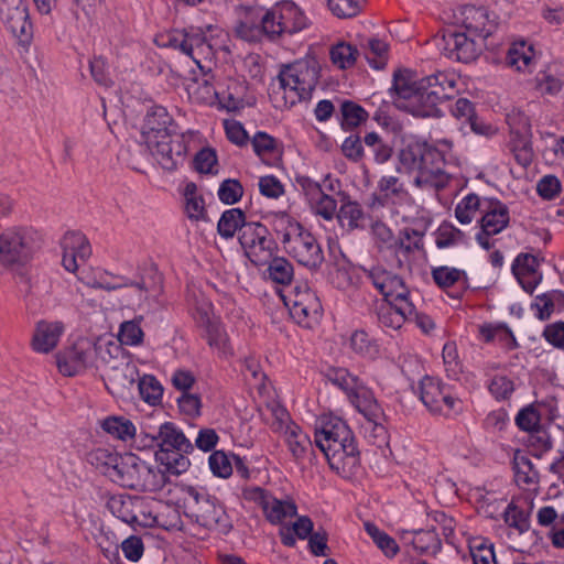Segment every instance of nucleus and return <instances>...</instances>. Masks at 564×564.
I'll return each mask as SVG.
<instances>
[{
  "label": "nucleus",
  "mask_w": 564,
  "mask_h": 564,
  "mask_svg": "<svg viewBox=\"0 0 564 564\" xmlns=\"http://www.w3.org/2000/svg\"><path fill=\"white\" fill-rule=\"evenodd\" d=\"M365 273L366 278L383 295V301L410 299V291L399 275L381 267L371 268Z\"/></svg>",
  "instance_id": "16"
},
{
  "label": "nucleus",
  "mask_w": 564,
  "mask_h": 564,
  "mask_svg": "<svg viewBox=\"0 0 564 564\" xmlns=\"http://www.w3.org/2000/svg\"><path fill=\"white\" fill-rule=\"evenodd\" d=\"M413 313V302L410 299L383 301L377 311V318L381 327L399 329L408 322Z\"/></svg>",
  "instance_id": "22"
},
{
  "label": "nucleus",
  "mask_w": 564,
  "mask_h": 564,
  "mask_svg": "<svg viewBox=\"0 0 564 564\" xmlns=\"http://www.w3.org/2000/svg\"><path fill=\"white\" fill-rule=\"evenodd\" d=\"M349 347L355 354L369 360H375L380 351L376 340L362 329H357L350 335Z\"/></svg>",
  "instance_id": "44"
},
{
  "label": "nucleus",
  "mask_w": 564,
  "mask_h": 564,
  "mask_svg": "<svg viewBox=\"0 0 564 564\" xmlns=\"http://www.w3.org/2000/svg\"><path fill=\"white\" fill-rule=\"evenodd\" d=\"M314 442L337 474L349 477L356 473L360 463L359 451L345 421L339 417L324 421L315 431Z\"/></svg>",
  "instance_id": "1"
},
{
  "label": "nucleus",
  "mask_w": 564,
  "mask_h": 564,
  "mask_svg": "<svg viewBox=\"0 0 564 564\" xmlns=\"http://www.w3.org/2000/svg\"><path fill=\"white\" fill-rule=\"evenodd\" d=\"M144 500L130 495H113L107 501L108 510L121 521L130 525L153 527L159 522V517L140 519L138 512H142Z\"/></svg>",
  "instance_id": "14"
},
{
  "label": "nucleus",
  "mask_w": 564,
  "mask_h": 564,
  "mask_svg": "<svg viewBox=\"0 0 564 564\" xmlns=\"http://www.w3.org/2000/svg\"><path fill=\"white\" fill-rule=\"evenodd\" d=\"M289 310L292 318L296 323L308 328L318 322L322 314V305L319 300L311 301L310 303H303L301 306H295Z\"/></svg>",
  "instance_id": "52"
},
{
  "label": "nucleus",
  "mask_w": 564,
  "mask_h": 564,
  "mask_svg": "<svg viewBox=\"0 0 564 564\" xmlns=\"http://www.w3.org/2000/svg\"><path fill=\"white\" fill-rule=\"evenodd\" d=\"M101 429L115 438L130 441L134 437V424L123 416H108L100 423Z\"/></svg>",
  "instance_id": "43"
},
{
  "label": "nucleus",
  "mask_w": 564,
  "mask_h": 564,
  "mask_svg": "<svg viewBox=\"0 0 564 564\" xmlns=\"http://www.w3.org/2000/svg\"><path fill=\"white\" fill-rule=\"evenodd\" d=\"M401 538L420 554L436 553L442 546L441 539L435 530H403Z\"/></svg>",
  "instance_id": "32"
},
{
  "label": "nucleus",
  "mask_w": 564,
  "mask_h": 564,
  "mask_svg": "<svg viewBox=\"0 0 564 564\" xmlns=\"http://www.w3.org/2000/svg\"><path fill=\"white\" fill-rule=\"evenodd\" d=\"M0 19L15 37L23 40L30 35L31 23L24 0H0Z\"/></svg>",
  "instance_id": "19"
},
{
  "label": "nucleus",
  "mask_w": 564,
  "mask_h": 564,
  "mask_svg": "<svg viewBox=\"0 0 564 564\" xmlns=\"http://www.w3.org/2000/svg\"><path fill=\"white\" fill-rule=\"evenodd\" d=\"M358 56V48L351 43L344 41L332 45L329 50L330 62L339 69H348L355 66Z\"/></svg>",
  "instance_id": "41"
},
{
  "label": "nucleus",
  "mask_w": 564,
  "mask_h": 564,
  "mask_svg": "<svg viewBox=\"0 0 564 564\" xmlns=\"http://www.w3.org/2000/svg\"><path fill=\"white\" fill-rule=\"evenodd\" d=\"M459 77L453 72H436L417 80V97H414V116L441 117L438 105L454 98L458 93Z\"/></svg>",
  "instance_id": "6"
},
{
  "label": "nucleus",
  "mask_w": 564,
  "mask_h": 564,
  "mask_svg": "<svg viewBox=\"0 0 564 564\" xmlns=\"http://www.w3.org/2000/svg\"><path fill=\"white\" fill-rule=\"evenodd\" d=\"M106 386L112 394H122L139 380V371L134 364L126 359L106 362Z\"/></svg>",
  "instance_id": "17"
},
{
  "label": "nucleus",
  "mask_w": 564,
  "mask_h": 564,
  "mask_svg": "<svg viewBox=\"0 0 564 564\" xmlns=\"http://www.w3.org/2000/svg\"><path fill=\"white\" fill-rule=\"evenodd\" d=\"M482 204L476 194H469L463 198L455 208V216L457 220L463 224H469L476 216L478 209H481Z\"/></svg>",
  "instance_id": "61"
},
{
  "label": "nucleus",
  "mask_w": 564,
  "mask_h": 564,
  "mask_svg": "<svg viewBox=\"0 0 564 564\" xmlns=\"http://www.w3.org/2000/svg\"><path fill=\"white\" fill-rule=\"evenodd\" d=\"M245 225H248L245 213L240 208H231L223 213L217 224V230L223 238L229 239L237 231L240 234Z\"/></svg>",
  "instance_id": "40"
},
{
  "label": "nucleus",
  "mask_w": 564,
  "mask_h": 564,
  "mask_svg": "<svg viewBox=\"0 0 564 564\" xmlns=\"http://www.w3.org/2000/svg\"><path fill=\"white\" fill-rule=\"evenodd\" d=\"M343 117V127L352 129L367 120V111L359 105L352 101H344L340 107Z\"/></svg>",
  "instance_id": "64"
},
{
  "label": "nucleus",
  "mask_w": 564,
  "mask_h": 564,
  "mask_svg": "<svg viewBox=\"0 0 564 564\" xmlns=\"http://www.w3.org/2000/svg\"><path fill=\"white\" fill-rule=\"evenodd\" d=\"M392 88L398 96V106L414 116V97L419 95L417 80L411 82L406 73H395Z\"/></svg>",
  "instance_id": "33"
},
{
  "label": "nucleus",
  "mask_w": 564,
  "mask_h": 564,
  "mask_svg": "<svg viewBox=\"0 0 564 564\" xmlns=\"http://www.w3.org/2000/svg\"><path fill=\"white\" fill-rule=\"evenodd\" d=\"M420 399L432 413L443 415H448L456 403V399L443 390L441 381L427 376L420 382Z\"/></svg>",
  "instance_id": "15"
},
{
  "label": "nucleus",
  "mask_w": 564,
  "mask_h": 564,
  "mask_svg": "<svg viewBox=\"0 0 564 564\" xmlns=\"http://www.w3.org/2000/svg\"><path fill=\"white\" fill-rule=\"evenodd\" d=\"M98 348L88 339H79L72 347L57 354L56 362L61 373L75 376L91 365Z\"/></svg>",
  "instance_id": "13"
},
{
  "label": "nucleus",
  "mask_w": 564,
  "mask_h": 564,
  "mask_svg": "<svg viewBox=\"0 0 564 564\" xmlns=\"http://www.w3.org/2000/svg\"><path fill=\"white\" fill-rule=\"evenodd\" d=\"M62 264L68 272H76L77 261H86L91 254V248L86 236L79 231H67L62 240Z\"/></svg>",
  "instance_id": "20"
},
{
  "label": "nucleus",
  "mask_w": 564,
  "mask_h": 564,
  "mask_svg": "<svg viewBox=\"0 0 564 564\" xmlns=\"http://www.w3.org/2000/svg\"><path fill=\"white\" fill-rule=\"evenodd\" d=\"M267 263L268 276L271 281L278 284H290L294 276L293 264L283 257L271 258Z\"/></svg>",
  "instance_id": "50"
},
{
  "label": "nucleus",
  "mask_w": 564,
  "mask_h": 564,
  "mask_svg": "<svg viewBox=\"0 0 564 564\" xmlns=\"http://www.w3.org/2000/svg\"><path fill=\"white\" fill-rule=\"evenodd\" d=\"M193 33L185 30H175L160 35L155 42L159 46L170 47L185 55Z\"/></svg>",
  "instance_id": "56"
},
{
  "label": "nucleus",
  "mask_w": 564,
  "mask_h": 564,
  "mask_svg": "<svg viewBox=\"0 0 564 564\" xmlns=\"http://www.w3.org/2000/svg\"><path fill=\"white\" fill-rule=\"evenodd\" d=\"M263 512L269 522L278 524L286 518L294 517L296 514V506L291 501L279 500L272 496Z\"/></svg>",
  "instance_id": "51"
},
{
  "label": "nucleus",
  "mask_w": 564,
  "mask_h": 564,
  "mask_svg": "<svg viewBox=\"0 0 564 564\" xmlns=\"http://www.w3.org/2000/svg\"><path fill=\"white\" fill-rule=\"evenodd\" d=\"M280 414L279 429L283 430L284 442L286 443L292 457L296 462L302 460L306 456L307 452L312 449V442L308 435L294 422H288L284 424V419L289 421V415L284 410H281Z\"/></svg>",
  "instance_id": "23"
},
{
  "label": "nucleus",
  "mask_w": 564,
  "mask_h": 564,
  "mask_svg": "<svg viewBox=\"0 0 564 564\" xmlns=\"http://www.w3.org/2000/svg\"><path fill=\"white\" fill-rule=\"evenodd\" d=\"M185 55L195 62L203 75H207L212 70L215 51L203 33H193Z\"/></svg>",
  "instance_id": "30"
},
{
  "label": "nucleus",
  "mask_w": 564,
  "mask_h": 564,
  "mask_svg": "<svg viewBox=\"0 0 564 564\" xmlns=\"http://www.w3.org/2000/svg\"><path fill=\"white\" fill-rule=\"evenodd\" d=\"M464 240L465 234L448 223H443L436 231L435 243L440 249L458 245Z\"/></svg>",
  "instance_id": "63"
},
{
  "label": "nucleus",
  "mask_w": 564,
  "mask_h": 564,
  "mask_svg": "<svg viewBox=\"0 0 564 564\" xmlns=\"http://www.w3.org/2000/svg\"><path fill=\"white\" fill-rule=\"evenodd\" d=\"M481 213V229L486 234H499L509 224V209L498 199H486L482 203Z\"/></svg>",
  "instance_id": "29"
},
{
  "label": "nucleus",
  "mask_w": 564,
  "mask_h": 564,
  "mask_svg": "<svg viewBox=\"0 0 564 564\" xmlns=\"http://www.w3.org/2000/svg\"><path fill=\"white\" fill-rule=\"evenodd\" d=\"M173 133H176L174 130L173 118L170 116L167 110L162 106L151 107L144 117L142 126V135L145 143L163 138V134Z\"/></svg>",
  "instance_id": "24"
},
{
  "label": "nucleus",
  "mask_w": 564,
  "mask_h": 564,
  "mask_svg": "<svg viewBox=\"0 0 564 564\" xmlns=\"http://www.w3.org/2000/svg\"><path fill=\"white\" fill-rule=\"evenodd\" d=\"M308 205L316 216H319L327 221L333 220L338 212L336 199L324 192L311 200Z\"/></svg>",
  "instance_id": "58"
},
{
  "label": "nucleus",
  "mask_w": 564,
  "mask_h": 564,
  "mask_svg": "<svg viewBox=\"0 0 564 564\" xmlns=\"http://www.w3.org/2000/svg\"><path fill=\"white\" fill-rule=\"evenodd\" d=\"M513 468L516 481L519 486L536 485L539 482V471L534 468L529 457L517 453L513 458Z\"/></svg>",
  "instance_id": "48"
},
{
  "label": "nucleus",
  "mask_w": 564,
  "mask_h": 564,
  "mask_svg": "<svg viewBox=\"0 0 564 564\" xmlns=\"http://www.w3.org/2000/svg\"><path fill=\"white\" fill-rule=\"evenodd\" d=\"M336 218L344 230L351 232L362 227L365 213L359 203L347 199L340 205Z\"/></svg>",
  "instance_id": "35"
},
{
  "label": "nucleus",
  "mask_w": 564,
  "mask_h": 564,
  "mask_svg": "<svg viewBox=\"0 0 564 564\" xmlns=\"http://www.w3.org/2000/svg\"><path fill=\"white\" fill-rule=\"evenodd\" d=\"M462 28L471 36L486 40L497 29L496 18H491L485 8L465 6L460 10Z\"/></svg>",
  "instance_id": "18"
},
{
  "label": "nucleus",
  "mask_w": 564,
  "mask_h": 564,
  "mask_svg": "<svg viewBox=\"0 0 564 564\" xmlns=\"http://www.w3.org/2000/svg\"><path fill=\"white\" fill-rule=\"evenodd\" d=\"M186 491L189 499H192L189 506L192 516L198 524L223 534L231 530L232 525L229 517L215 497L200 492L194 487H188Z\"/></svg>",
  "instance_id": "8"
},
{
  "label": "nucleus",
  "mask_w": 564,
  "mask_h": 564,
  "mask_svg": "<svg viewBox=\"0 0 564 564\" xmlns=\"http://www.w3.org/2000/svg\"><path fill=\"white\" fill-rule=\"evenodd\" d=\"M141 466V478L139 481L140 487L137 490L147 492H156L162 490L169 481L167 475L170 471L164 469H154L145 463Z\"/></svg>",
  "instance_id": "42"
},
{
  "label": "nucleus",
  "mask_w": 564,
  "mask_h": 564,
  "mask_svg": "<svg viewBox=\"0 0 564 564\" xmlns=\"http://www.w3.org/2000/svg\"><path fill=\"white\" fill-rule=\"evenodd\" d=\"M505 523L516 529L519 533H524L530 528L529 514L525 513L513 502L509 503L502 511Z\"/></svg>",
  "instance_id": "62"
},
{
  "label": "nucleus",
  "mask_w": 564,
  "mask_h": 564,
  "mask_svg": "<svg viewBox=\"0 0 564 564\" xmlns=\"http://www.w3.org/2000/svg\"><path fill=\"white\" fill-rule=\"evenodd\" d=\"M33 234L23 227H10L0 232V264L12 267L24 264L33 256Z\"/></svg>",
  "instance_id": "9"
},
{
  "label": "nucleus",
  "mask_w": 564,
  "mask_h": 564,
  "mask_svg": "<svg viewBox=\"0 0 564 564\" xmlns=\"http://www.w3.org/2000/svg\"><path fill=\"white\" fill-rule=\"evenodd\" d=\"M210 79L212 77H208L207 74L189 86V94L197 102L212 105L217 101L218 88L214 86Z\"/></svg>",
  "instance_id": "54"
},
{
  "label": "nucleus",
  "mask_w": 564,
  "mask_h": 564,
  "mask_svg": "<svg viewBox=\"0 0 564 564\" xmlns=\"http://www.w3.org/2000/svg\"><path fill=\"white\" fill-rule=\"evenodd\" d=\"M144 436L150 441L148 445L158 446L155 459L171 475L178 476L189 468L188 454L194 451V446L174 423L165 422L158 432L145 433Z\"/></svg>",
  "instance_id": "5"
},
{
  "label": "nucleus",
  "mask_w": 564,
  "mask_h": 564,
  "mask_svg": "<svg viewBox=\"0 0 564 564\" xmlns=\"http://www.w3.org/2000/svg\"><path fill=\"white\" fill-rule=\"evenodd\" d=\"M506 63L518 72H532L535 64V51L525 41H517L507 52Z\"/></svg>",
  "instance_id": "31"
},
{
  "label": "nucleus",
  "mask_w": 564,
  "mask_h": 564,
  "mask_svg": "<svg viewBox=\"0 0 564 564\" xmlns=\"http://www.w3.org/2000/svg\"><path fill=\"white\" fill-rule=\"evenodd\" d=\"M251 144L254 153L268 165H272L279 156L280 152L275 139L265 132H257L251 140Z\"/></svg>",
  "instance_id": "45"
},
{
  "label": "nucleus",
  "mask_w": 564,
  "mask_h": 564,
  "mask_svg": "<svg viewBox=\"0 0 564 564\" xmlns=\"http://www.w3.org/2000/svg\"><path fill=\"white\" fill-rule=\"evenodd\" d=\"M364 143L377 164L387 163L393 155V147L377 132L367 133Z\"/></svg>",
  "instance_id": "46"
},
{
  "label": "nucleus",
  "mask_w": 564,
  "mask_h": 564,
  "mask_svg": "<svg viewBox=\"0 0 564 564\" xmlns=\"http://www.w3.org/2000/svg\"><path fill=\"white\" fill-rule=\"evenodd\" d=\"M121 455L113 449L98 447L87 454V462L102 475L110 478Z\"/></svg>",
  "instance_id": "37"
},
{
  "label": "nucleus",
  "mask_w": 564,
  "mask_h": 564,
  "mask_svg": "<svg viewBox=\"0 0 564 564\" xmlns=\"http://www.w3.org/2000/svg\"><path fill=\"white\" fill-rule=\"evenodd\" d=\"M162 169L175 171L185 161L187 147L183 134H163V138L147 143Z\"/></svg>",
  "instance_id": "12"
},
{
  "label": "nucleus",
  "mask_w": 564,
  "mask_h": 564,
  "mask_svg": "<svg viewBox=\"0 0 564 564\" xmlns=\"http://www.w3.org/2000/svg\"><path fill=\"white\" fill-rule=\"evenodd\" d=\"M307 24L308 20L303 11L289 0L275 3L261 19L262 31L270 39L294 34L305 29Z\"/></svg>",
  "instance_id": "7"
},
{
  "label": "nucleus",
  "mask_w": 564,
  "mask_h": 564,
  "mask_svg": "<svg viewBox=\"0 0 564 564\" xmlns=\"http://www.w3.org/2000/svg\"><path fill=\"white\" fill-rule=\"evenodd\" d=\"M321 77V65L314 57L296 59L282 65L278 84L272 85L271 96L279 107H293L312 98Z\"/></svg>",
  "instance_id": "2"
},
{
  "label": "nucleus",
  "mask_w": 564,
  "mask_h": 564,
  "mask_svg": "<svg viewBox=\"0 0 564 564\" xmlns=\"http://www.w3.org/2000/svg\"><path fill=\"white\" fill-rule=\"evenodd\" d=\"M443 40L445 42L444 50L447 52L448 57L455 58L458 62L469 63L474 61L480 47L477 45L476 36L469 35L467 32H447Z\"/></svg>",
  "instance_id": "21"
},
{
  "label": "nucleus",
  "mask_w": 564,
  "mask_h": 564,
  "mask_svg": "<svg viewBox=\"0 0 564 564\" xmlns=\"http://www.w3.org/2000/svg\"><path fill=\"white\" fill-rule=\"evenodd\" d=\"M326 379L341 389L350 400L365 386L362 381L346 368L330 367L325 372Z\"/></svg>",
  "instance_id": "34"
},
{
  "label": "nucleus",
  "mask_w": 564,
  "mask_h": 564,
  "mask_svg": "<svg viewBox=\"0 0 564 564\" xmlns=\"http://www.w3.org/2000/svg\"><path fill=\"white\" fill-rule=\"evenodd\" d=\"M400 163L409 171H416L413 180L422 191L437 192L446 187L451 175L441 151L425 143L412 142L400 150Z\"/></svg>",
  "instance_id": "3"
},
{
  "label": "nucleus",
  "mask_w": 564,
  "mask_h": 564,
  "mask_svg": "<svg viewBox=\"0 0 564 564\" xmlns=\"http://www.w3.org/2000/svg\"><path fill=\"white\" fill-rule=\"evenodd\" d=\"M205 333L207 343L210 347L217 349L223 356L231 354L227 334L217 322L209 321L208 316H206Z\"/></svg>",
  "instance_id": "53"
},
{
  "label": "nucleus",
  "mask_w": 564,
  "mask_h": 564,
  "mask_svg": "<svg viewBox=\"0 0 564 564\" xmlns=\"http://www.w3.org/2000/svg\"><path fill=\"white\" fill-rule=\"evenodd\" d=\"M246 87L243 84L230 79L226 89H218L217 101L228 111H237L243 107Z\"/></svg>",
  "instance_id": "39"
},
{
  "label": "nucleus",
  "mask_w": 564,
  "mask_h": 564,
  "mask_svg": "<svg viewBox=\"0 0 564 564\" xmlns=\"http://www.w3.org/2000/svg\"><path fill=\"white\" fill-rule=\"evenodd\" d=\"M113 471L110 476V480L130 489L140 487L139 481L141 478V466L144 462L139 459L133 454H127L121 456L119 462L116 464Z\"/></svg>",
  "instance_id": "28"
},
{
  "label": "nucleus",
  "mask_w": 564,
  "mask_h": 564,
  "mask_svg": "<svg viewBox=\"0 0 564 564\" xmlns=\"http://www.w3.org/2000/svg\"><path fill=\"white\" fill-rule=\"evenodd\" d=\"M101 290L113 291L120 288H133L138 293V301L143 302L148 299V289L143 282H132L124 276L112 275L108 272L101 273Z\"/></svg>",
  "instance_id": "47"
},
{
  "label": "nucleus",
  "mask_w": 564,
  "mask_h": 564,
  "mask_svg": "<svg viewBox=\"0 0 564 564\" xmlns=\"http://www.w3.org/2000/svg\"><path fill=\"white\" fill-rule=\"evenodd\" d=\"M239 243L246 257L254 264H265L275 251L276 245L269 229L261 223H248L239 235Z\"/></svg>",
  "instance_id": "11"
},
{
  "label": "nucleus",
  "mask_w": 564,
  "mask_h": 564,
  "mask_svg": "<svg viewBox=\"0 0 564 564\" xmlns=\"http://www.w3.org/2000/svg\"><path fill=\"white\" fill-rule=\"evenodd\" d=\"M507 123L510 131L508 148L516 162L525 169L534 159L530 119L522 111L512 110L507 115Z\"/></svg>",
  "instance_id": "10"
},
{
  "label": "nucleus",
  "mask_w": 564,
  "mask_h": 564,
  "mask_svg": "<svg viewBox=\"0 0 564 564\" xmlns=\"http://www.w3.org/2000/svg\"><path fill=\"white\" fill-rule=\"evenodd\" d=\"M64 330L63 322L39 321L31 340L32 349L36 352L48 354L57 346Z\"/></svg>",
  "instance_id": "26"
},
{
  "label": "nucleus",
  "mask_w": 564,
  "mask_h": 564,
  "mask_svg": "<svg viewBox=\"0 0 564 564\" xmlns=\"http://www.w3.org/2000/svg\"><path fill=\"white\" fill-rule=\"evenodd\" d=\"M184 212L191 220H206L204 198L193 182L187 183L184 188Z\"/></svg>",
  "instance_id": "38"
},
{
  "label": "nucleus",
  "mask_w": 564,
  "mask_h": 564,
  "mask_svg": "<svg viewBox=\"0 0 564 564\" xmlns=\"http://www.w3.org/2000/svg\"><path fill=\"white\" fill-rule=\"evenodd\" d=\"M539 265L538 258L531 253L518 254L512 263V273L528 293H532L542 280Z\"/></svg>",
  "instance_id": "27"
},
{
  "label": "nucleus",
  "mask_w": 564,
  "mask_h": 564,
  "mask_svg": "<svg viewBox=\"0 0 564 564\" xmlns=\"http://www.w3.org/2000/svg\"><path fill=\"white\" fill-rule=\"evenodd\" d=\"M350 402L364 415L366 421L384 420V413L372 392L365 386L350 399Z\"/></svg>",
  "instance_id": "36"
},
{
  "label": "nucleus",
  "mask_w": 564,
  "mask_h": 564,
  "mask_svg": "<svg viewBox=\"0 0 564 564\" xmlns=\"http://www.w3.org/2000/svg\"><path fill=\"white\" fill-rule=\"evenodd\" d=\"M273 231L280 239L284 251L308 269H318L324 261V253L316 237L299 221L286 214L274 218Z\"/></svg>",
  "instance_id": "4"
},
{
  "label": "nucleus",
  "mask_w": 564,
  "mask_h": 564,
  "mask_svg": "<svg viewBox=\"0 0 564 564\" xmlns=\"http://www.w3.org/2000/svg\"><path fill=\"white\" fill-rule=\"evenodd\" d=\"M142 317L126 321L120 325L118 338L127 346H139L143 341L144 333L140 326Z\"/></svg>",
  "instance_id": "57"
},
{
  "label": "nucleus",
  "mask_w": 564,
  "mask_h": 564,
  "mask_svg": "<svg viewBox=\"0 0 564 564\" xmlns=\"http://www.w3.org/2000/svg\"><path fill=\"white\" fill-rule=\"evenodd\" d=\"M366 0H328L327 4L332 13L339 19H350L358 15Z\"/></svg>",
  "instance_id": "60"
},
{
  "label": "nucleus",
  "mask_w": 564,
  "mask_h": 564,
  "mask_svg": "<svg viewBox=\"0 0 564 564\" xmlns=\"http://www.w3.org/2000/svg\"><path fill=\"white\" fill-rule=\"evenodd\" d=\"M364 56L371 67L381 69L388 62V44L379 39L372 37L362 46Z\"/></svg>",
  "instance_id": "49"
},
{
  "label": "nucleus",
  "mask_w": 564,
  "mask_h": 564,
  "mask_svg": "<svg viewBox=\"0 0 564 564\" xmlns=\"http://www.w3.org/2000/svg\"><path fill=\"white\" fill-rule=\"evenodd\" d=\"M432 278L438 288L446 290L466 279V273L456 268L441 265L432 269Z\"/></svg>",
  "instance_id": "55"
},
{
  "label": "nucleus",
  "mask_w": 564,
  "mask_h": 564,
  "mask_svg": "<svg viewBox=\"0 0 564 564\" xmlns=\"http://www.w3.org/2000/svg\"><path fill=\"white\" fill-rule=\"evenodd\" d=\"M410 198V193L399 177L384 175L378 182L377 192L373 197V205H402L408 203Z\"/></svg>",
  "instance_id": "25"
},
{
  "label": "nucleus",
  "mask_w": 564,
  "mask_h": 564,
  "mask_svg": "<svg viewBox=\"0 0 564 564\" xmlns=\"http://www.w3.org/2000/svg\"><path fill=\"white\" fill-rule=\"evenodd\" d=\"M469 550L475 564H496L494 545L482 538L473 539Z\"/></svg>",
  "instance_id": "59"
}]
</instances>
